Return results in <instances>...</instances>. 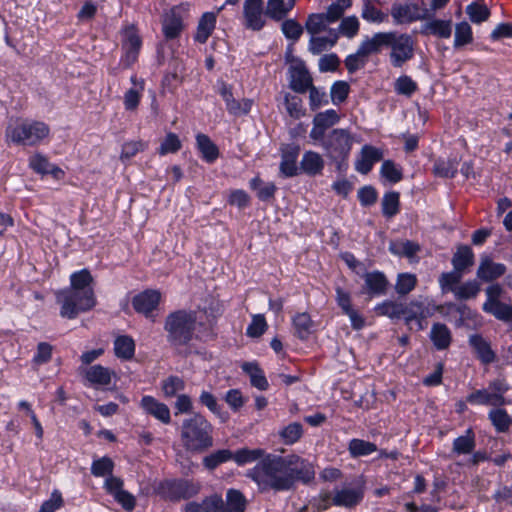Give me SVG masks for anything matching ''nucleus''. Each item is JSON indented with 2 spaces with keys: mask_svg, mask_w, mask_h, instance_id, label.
I'll return each mask as SVG.
<instances>
[{
  "mask_svg": "<svg viewBox=\"0 0 512 512\" xmlns=\"http://www.w3.org/2000/svg\"><path fill=\"white\" fill-rule=\"evenodd\" d=\"M313 463L297 454L285 456L267 454L247 476L251 478L262 493L269 491L286 492L294 490L297 482L305 485L315 479Z\"/></svg>",
  "mask_w": 512,
  "mask_h": 512,
  "instance_id": "obj_1",
  "label": "nucleus"
},
{
  "mask_svg": "<svg viewBox=\"0 0 512 512\" xmlns=\"http://www.w3.org/2000/svg\"><path fill=\"white\" fill-rule=\"evenodd\" d=\"M216 316L207 310H177L165 320L168 342L176 347L188 345L193 338L207 341L214 336Z\"/></svg>",
  "mask_w": 512,
  "mask_h": 512,
  "instance_id": "obj_2",
  "label": "nucleus"
},
{
  "mask_svg": "<svg viewBox=\"0 0 512 512\" xmlns=\"http://www.w3.org/2000/svg\"><path fill=\"white\" fill-rule=\"evenodd\" d=\"M70 280V288L56 292L55 296L61 306V317L74 319L80 313L91 310L96 305V298L92 287L93 277L87 269L73 273Z\"/></svg>",
  "mask_w": 512,
  "mask_h": 512,
  "instance_id": "obj_3",
  "label": "nucleus"
},
{
  "mask_svg": "<svg viewBox=\"0 0 512 512\" xmlns=\"http://www.w3.org/2000/svg\"><path fill=\"white\" fill-rule=\"evenodd\" d=\"M213 426L200 413L185 418L181 424V441L190 452H204L213 446Z\"/></svg>",
  "mask_w": 512,
  "mask_h": 512,
  "instance_id": "obj_4",
  "label": "nucleus"
},
{
  "mask_svg": "<svg viewBox=\"0 0 512 512\" xmlns=\"http://www.w3.org/2000/svg\"><path fill=\"white\" fill-rule=\"evenodd\" d=\"M354 140V135L348 129L334 128L317 144L321 145L325 156L336 164L338 170H341L346 165Z\"/></svg>",
  "mask_w": 512,
  "mask_h": 512,
  "instance_id": "obj_5",
  "label": "nucleus"
},
{
  "mask_svg": "<svg viewBox=\"0 0 512 512\" xmlns=\"http://www.w3.org/2000/svg\"><path fill=\"white\" fill-rule=\"evenodd\" d=\"M50 133L49 126L41 121L24 120L6 129V140L17 145L35 146Z\"/></svg>",
  "mask_w": 512,
  "mask_h": 512,
  "instance_id": "obj_6",
  "label": "nucleus"
},
{
  "mask_svg": "<svg viewBox=\"0 0 512 512\" xmlns=\"http://www.w3.org/2000/svg\"><path fill=\"white\" fill-rule=\"evenodd\" d=\"M390 62L393 67H402L414 56V40L406 33L390 32Z\"/></svg>",
  "mask_w": 512,
  "mask_h": 512,
  "instance_id": "obj_7",
  "label": "nucleus"
},
{
  "mask_svg": "<svg viewBox=\"0 0 512 512\" xmlns=\"http://www.w3.org/2000/svg\"><path fill=\"white\" fill-rule=\"evenodd\" d=\"M439 307L432 306L427 300L414 299L409 303H403V317L407 325L416 322L417 330L425 328L423 321L432 316Z\"/></svg>",
  "mask_w": 512,
  "mask_h": 512,
  "instance_id": "obj_8",
  "label": "nucleus"
},
{
  "mask_svg": "<svg viewBox=\"0 0 512 512\" xmlns=\"http://www.w3.org/2000/svg\"><path fill=\"white\" fill-rule=\"evenodd\" d=\"M165 496L171 501L190 499L201 491V484L187 479L166 481L162 485Z\"/></svg>",
  "mask_w": 512,
  "mask_h": 512,
  "instance_id": "obj_9",
  "label": "nucleus"
},
{
  "mask_svg": "<svg viewBox=\"0 0 512 512\" xmlns=\"http://www.w3.org/2000/svg\"><path fill=\"white\" fill-rule=\"evenodd\" d=\"M339 20L336 8H327L326 12L309 14L305 22V29L310 35L329 33V25Z\"/></svg>",
  "mask_w": 512,
  "mask_h": 512,
  "instance_id": "obj_10",
  "label": "nucleus"
},
{
  "mask_svg": "<svg viewBox=\"0 0 512 512\" xmlns=\"http://www.w3.org/2000/svg\"><path fill=\"white\" fill-rule=\"evenodd\" d=\"M340 121V115L334 109L317 113L312 121L313 127L309 133L310 139L314 144L318 143L323 137L327 136L326 131L332 128Z\"/></svg>",
  "mask_w": 512,
  "mask_h": 512,
  "instance_id": "obj_11",
  "label": "nucleus"
},
{
  "mask_svg": "<svg viewBox=\"0 0 512 512\" xmlns=\"http://www.w3.org/2000/svg\"><path fill=\"white\" fill-rule=\"evenodd\" d=\"M160 300L161 293L158 290L147 289L133 297L132 306L137 313L154 321L153 311L157 309Z\"/></svg>",
  "mask_w": 512,
  "mask_h": 512,
  "instance_id": "obj_12",
  "label": "nucleus"
},
{
  "mask_svg": "<svg viewBox=\"0 0 512 512\" xmlns=\"http://www.w3.org/2000/svg\"><path fill=\"white\" fill-rule=\"evenodd\" d=\"M391 15L398 24L430 19L432 17V13L423 9L420 11L416 4H394L391 8Z\"/></svg>",
  "mask_w": 512,
  "mask_h": 512,
  "instance_id": "obj_13",
  "label": "nucleus"
},
{
  "mask_svg": "<svg viewBox=\"0 0 512 512\" xmlns=\"http://www.w3.org/2000/svg\"><path fill=\"white\" fill-rule=\"evenodd\" d=\"M289 86L297 93H305L312 85V77L303 62L289 68Z\"/></svg>",
  "mask_w": 512,
  "mask_h": 512,
  "instance_id": "obj_14",
  "label": "nucleus"
},
{
  "mask_svg": "<svg viewBox=\"0 0 512 512\" xmlns=\"http://www.w3.org/2000/svg\"><path fill=\"white\" fill-rule=\"evenodd\" d=\"M245 26L254 31L263 28L265 21L263 19L262 0H245L244 2Z\"/></svg>",
  "mask_w": 512,
  "mask_h": 512,
  "instance_id": "obj_15",
  "label": "nucleus"
},
{
  "mask_svg": "<svg viewBox=\"0 0 512 512\" xmlns=\"http://www.w3.org/2000/svg\"><path fill=\"white\" fill-rule=\"evenodd\" d=\"M363 293L373 296L385 295L388 291L389 281L384 273L380 271L367 272L363 275Z\"/></svg>",
  "mask_w": 512,
  "mask_h": 512,
  "instance_id": "obj_16",
  "label": "nucleus"
},
{
  "mask_svg": "<svg viewBox=\"0 0 512 512\" xmlns=\"http://www.w3.org/2000/svg\"><path fill=\"white\" fill-rule=\"evenodd\" d=\"M364 497V488L363 486L358 487H345L340 490H336L332 503L335 506L345 507V508H353L357 506Z\"/></svg>",
  "mask_w": 512,
  "mask_h": 512,
  "instance_id": "obj_17",
  "label": "nucleus"
},
{
  "mask_svg": "<svg viewBox=\"0 0 512 512\" xmlns=\"http://www.w3.org/2000/svg\"><path fill=\"white\" fill-rule=\"evenodd\" d=\"M224 508V501L222 496L214 493L211 494L201 501H189L187 502L182 512H221Z\"/></svg>",
  "mask_w": 512,
  "mask_h": 512,
  "instance_id": "obj_18",
  "label": "nucleus"
},
{
  "mask_svg": "<svg viewBox=\"0 0 512 512\" xmlns=\"http://www.w3.org/2000/svg\"><path fill=\"white\" fill-rule=\"evenodd\" d=\"M220 95L226 103V109L234 116H240L247 114L252 107V100L242 99L241 101L236 100L233 97L231 87L222 83L220 88Z\"/></svg>",
  "mask_w": 512,
  "mask_h": 512,
  "instance_id": "obj_19",
  "label": "nucleus"
},
{
  "mask_svg": "<svg viewBox=\"0 0 512 512\" xmlns=\"http://www.w3.org/2000/svg\"><path fill=\"white\" fill-rule=\"evenodd\" d=\"M468 343L481 363L487 365L496 360V354L492 350L489 341H487L482 335H470Z\"/></svg>",
  "mask_w": 512,
  "mask_h": 512,
  "instance_id": "obj_20",
  "label": "nucleus"
},
{
  "mask_svg": "<svg viewBox=\"0 0 512 512\" xmlns=\"http://www.w3.org/2000/svg\"><path fill=\"white\" fill-rule=\"evenodd\" d=\"M390 32H378L372 37H366L359 46V54L370 55L379 54L384 48H388Z\"/></svg>",
  "mask_w": 512,
  "mask_h": 512,
  "instance_id": "obj_21",
  "label": "nucleus"
},
{
  "mask_svg": "<svg viewBox=\"0 0 512 512\" xmlns=\"http://www.w3.org/2000/svg\"><path fill=\"white\" fill-rule=\"evenodd\" d=\"M300 147L296 144H287L281 149L280 172L285 177H292L297 174V158Z\"/></svg>",
  "mask_w": 512,
  "mask_h": 512,
  "instance_id": "obj_22",
  "label": "nucleus"
},
{
  "mask_svg": "<svg viewBox=\"0 0 512 512\" xmlns=\"http://www.w3.org/2000/svg\"><path fill=\"white\" fill-rule=\"evenodd\" d=\"M183 12L181 7H173L163 19V32L167 39L179 36L183 29Z\"/></svg>",
  "mask_w": 512,
  "mask_h": 512,
  "instance_id": "obj_23",
  "label": "nucleus"
},
{
  "mask_svg": "<svg viewBox=\"0 0 512 512\" xmlns=\"http://www.w3.org/2000/svg\"><path fill=\"white\" fill-rule=\"evenodd\" d=\"M506 270L504 264L496 263L488 256H484L481 258L477 269V277L484 282H491L503 276Z\"/></svg>",
  "mask_w": 512,
  "mask_h": 512,
  "instance_id": "obj_24",
  "label": "nucleus"
},
{
  "mask_svg": "<svg viewBox=\"0 0 512 512\" xmlns=\"http://www.w3.org/2000/svg\"><path fill=\"white\" fill-rule=\"evenodd\" d=\"M140 47V37L133 30H127L125 32V39L122 43L125 55L121 60L125 68L130 67L137 60Z\"/></svg>",
  "mask_w": 512,
  "mask_h": 512,
  "instance_id": "obj_25",
  "label": "nucleus"
},
{
  "mask_svg": "<svg viewBox=\"0 0 512 512\" xmlns=\"http://www.w3.org/2000/svg\"><path fill=\"white\" fill-rule=\"evenodd\" d=\"M141 407L144 411L162 422L169 424L171 422L170 410L168 406L152 396H144L141 399Z\"/></svg>",
  "mask_w": 512,
  "mask_h": 512,
  "instance_id": "obj_26",
  "label": "nucleus"
},
{
  "mask_svg": "<svg viewBox=\"0 0 512 512\" xmlns=\"http://www.w3.org/2000/svg\"><path fill=\"white\" fill-rule=\"evenodd\" d=\"M428 21L421 27L422 35H433L439 38H449L452 34V21L441 19H427Z\"/></svg>",
  "mask_w": 512,
  "mask_h": 512,
  "instance_id": "obj_27",
  "label": "nucleus"
},
{
  "mask_svg": "<svg viewBox=\"0 0 512 512\" xmlns=\"http://www.w3.org/2000/svg\"><path fill=\"white\" fill-rule=\"evenodd\" d=\"M451 262L454 270L464 275L474 265V253L468 245H459Z\"/></svg>",
  "mask_w": 512,
  "mask_h": 512,
  "instance_id": "obj_28",
  "label": "nucleus"
},
{
  "mask_svg": "<svg viewBox=\"0 0 512 512\" xmlns=\"http://www.w3.org/2000/svg\"><path fill=\"white\" fill-rule=\"evenodd\" d=\"M338 41V32L335 29H329L327 36L311 35L308 50L313 55H319L325 50L332 48Z\"/></svg>",
  "mask_w": 512,
  "mask_h": 512,
  "instance_id": "obj_29",
  "label": "nucleus"
},
{
  "mask_svg": "<svg viewBox=\"0 0 512 512\" xmlns=\"http://www.w3.org/2000/svg\"><path fill=\"white\" fill-rule=\"evenodd\" d=\"M430 339L437 350H445L452 342V334L447 325L434 323L430 331Z\"/></svg>",
  "mask_w": 512,
  "mask_h": 512,
  "instance_id": "obj_30",
  "label": "nucleus"
},
{
  "mask_svg": "<svg viewBox=\"0 0 512 512\" xmlns=\"http://www.w3.org/2000/svg\"><path fill=\"white\" fill-rule=\"evenodd\" d=\"M30 167L39 174H52L56 179H60L64 172L59 167L49 163L48 159L41 155L35 154L29 160Z\"/></svg>",
  "mask_w": 512,
  "mask_h": 512,
  "instance_id": "obj_31",
  "label": "nucleus"
},
{
  "mask_svg": "<svg viewBox=\"0 0 512 512\" xmlns=\"http://www.w3.org/2000/svg\"><path fill=\"white\" fill-rule=\"evenodd\" d=\"M131 82L134 87L124 94V107L127 111H135L138 108L145 85L144 80L136 76L131 77Z\"/></svg>",
  "mask_w": 512,
  "mask_h": 512,
  "instance_id": "obj_32",
  "label": "nucleus"
},
{
  "mask_svg": "<svg viewBox=\"0 0 512 512\" xmlns=\"http://www.w3.org/2000/svg\"><path fill=\"white\" fill-rule=\"evenodd\" d=\"M476 446L475 433L469 428L465 434L457 437L453 441L452 453L455 455L471 454Z\"/></svg>",
  "mask_w": 512,
  "mask_h": 512,
  "instance_id": "obj_33",
  "label": "nucleus"
},
{
  "mask_svg": "<svg viewBox=\"0 0 512 512\" xmlns=\"http://www.w3.org/2000/svg\"><path fill=\"white\" fill-rule=\"evenodd\" d=\"M294 6L291 1L287 0H268L265 14L275 21H280L287 16Z\"/></svg>",
  "mask_w": 512,
  "mask_h": 512,
  "instance_id": "obj_34",
  "label": "nucleus"
},
{
  "mask_svg": "<svg viewBox=\"0 0 512 512\" xmlns=\"http://www.w3.org/2000/svg\"><path fill=\"white\" fill-rule=\"evenodd\" d=\"M216 25V15L213 12H206L202 15L197 26L195 40L205 43L212 34Z\"/></svg>",
  "mask_w": 512,
  "mask_h": 512,
  "instance_id": "obj_35",
  "label": "nucleus"
},
{
  "mask_svg": "<svg viewBox=\"0 0 512 512\" xmlns=\"http://www.w3.org/2000/svg\"><path fill=\"white\" fill-rule=\"evenodd\" d=\"M242 370L250 377L251 385L259 390H266L268 388V381L256 362H244L241 365Z\"/></svg>",
  "mask_w": 512,
  "mask_h": 512,
  "instance_id": "obj_36",
  "label": "nucleus"
},
{
  "mask_svg": "<svg viewBox=\"0 0 512 512\" xmlns=\"http://www.w3.org/2000/svg\"><path fill=\"white\" fill-rule=\"evenodd\" d=\"M196 143L206 162L213 163L218 158L219 149L207 135L199 133L196 136Z\"/></svg>",
  "mask_w": 512,
  "mask_h": 512,
  "instance_id": "obj_37",
  "label": "nucleus"
},
{
  "mask_svg": "<svg viewBox=\"0 0 512 512\" xmlns=\"http://www.w3.org/2000/svg\"><path fill=\"white\" fill-rule=\"evenodd\" d=\"M300 164L303 171L308 175H317L321 173L324 168L323 158L319 153L314 151L305 152Z\"/></svg>",
  "mask_w": 512,
  "mask_h": 512,
  "instance_id": "obj_38",
  "label": "nucleus"
},
{
  "mask_svg": "<svg viewBox=\"0 0 512 512\" xmlns=\"http://www.w3.org/2000/svg\"><path fill=\"white\" fill-rule=\"evenodd\" d=\"M467 402L470 404L476 405H488L494 407L503 406L502 403L498 400L496 395L492 393V391L487 387L485 389H479L467 396Z\"/></svg>",
  "mask_w": 512,
  "mask_h": 512,
  "instance_id": "obj_39",
  "label": "nucleus"
},
{
  "mask_svg": "<svg viewBox=\"0 0 512 512\" xmlns=\"http://www.w3.org/2000/svg\"><path fill=\"white\" fill-rule=\"evenodd\" d=\"M293 326L295 334L301 340H306L313 331V321L306 312L298 313L293 317Z\"/></svg>",
  "mask_w": 512,
  "mask_h": 512,
  "instance_id": "obj_40",
  "label": "nucleus"
},
{
  "mask_svg": "<svg viewBox=\"0 0 512 512\" xmlns=\"http://www.w3.org/2000/svg\"><path fill=\"white\" fill-rule=\"evenodd\" d=\"M488 418L499 433L507 432L512 425V415L510 416L505 409L500 407L492 409Z\"/></svg>",
  "mask_w": 512,
  "mask_h": 512,
  "instance_id": "obj_41",
  "label": "nucleus"
},
{
  "mask_svg": "<svg viewBox=\"0 0 512 512\" xmlns=\"http://www.w3.org/2000/svg\"><path fill=\"white\" fill-rule=\"evenodd\" d=\"M267 454L264 449L256 448H241L236 452H233V460L240 466L247 463H252L257 460L261 461Z\"/></svg>",
  "mask_w": 512,
  "mask_h": 512,
  "instance_id": "obj_42",
  "label": "nucleus"
},
{
  "mask_svg": "<svg viewBox=\"0 0 512 512\" xmlns=\"http://www.w3.org/2000/svg\"><path fill=\"white\" fill-rule=\"evenodd\" d=\"M246 508V500L244 495L235 489H230L226 495V503L221 512H244Z\"/></svg>",
  "mask_w": 512,
  "mask_h": 512,
  "instance_id": "obj_43",
  "label": "nucleus"
},
{
  "mask_svg": "<svg viewBox=\"0 0 512 512\" xmlns=\"http://www.w3.org/2000/svg\"><path fill=\"white\" fill-rule=\"evenodd\" d=\"M85 377L91 384L108 385L111 382V371L101 365L86 369Z\"/></svg>",
  "mask_w": 512,
  "mask_h": 512,
  "instance_id": "obj_44",
  "label": "nucleus"
},
{
  "mask_svg": "<svg viewBox=\"0 0 512 512\" xmlns=\"http://www.w3.org/2000/svg\"><path fill=\"white\" fill-rule=\"evenodd\" d=\"M114 351L118 358L129 360L134 356L135 343L129 336H119L114 341Z\"/></svg>",
  "mask_w": 512,
  "mask_h": 512,
  "instance_id": "obj_45",
  "label": "nucleus"
},
{
  "mask_svg": "<svg viewBox=\"0 0 512 512\" xmlns=\"http://www.w3.org/2000/svg\"><path fill=\"white\" fill-rule=\"evenodd\" d=\"M375 312L379 316H387L391 319L403 317V303L386 300L375 307Z\"/></svg>",
  "mask_w": 512,
  "mask_h": 512,
  "instance_id": "obj_46",
  "label": "nucleus"
},
{
  "mask_svg": "<svg viewBox=\"0 0 512 512\" xmlns=\"http://www.w3.org/2000/svg\"><path fill=\"white\" fill-rule=\"evenodd\" d=\"M377 450L376 444L362 439L354 438L348 444V451L353 458L367 456Z\"/></svg>",
  "mask_w": 512,
  "mask_h": 512,
  "instance_id": "obj_47",
  "label": "nucleus"
},
{
  "mask_svg": "<svg viewBox=\"0 0 512 512\" xmlns=\"http://www.w3.org/2000/svg\"><path fill=\"white\" fill-rule=\"evenodd\" d=\"M389 250L395 255L411 258L420 250V246L410 240L396 241L390 243Z\"/></svg>",
  "mask_w": 512,
  "mask_h": 512,
  "instance_id": "obj_48",
  "label": "nucleus"
},
{
  "mask_svg": "<svg viewBox=\"0 0 512 512\" xmlns=\"http://www.w3.org/2000/svg\"><path fill=\"white\" fill-rule=\"evenodd\" d=\"M303 435V426L299 422H293L280 430L279 436L286 445L296 443Z\"/></svg>",
  "mask_w": 512,
  "mask_h": 512,
  "instance_id": "obj_49",
  "label": "nucleus"
},
{
  "mask_svg": "<svg viewBox=\"0 0 512 512\" xmlns=\"http://www.w3.org/2000/svg\"><path fill=\"white\" fill-rule=\"evenodd\" d=\"M486 313L493 315L496 319L510 323L512 322V303L505 304L501 301L494 302L489 305L488 308L484 309Z\"/></svg>",
  "mask_w": 512,
  "mask_h": 512,
  "instance_id": "obj_50",
  "label": "nucleus"
},
{
  "mask_svg": "<svg viewBox=\"0 0 512 512\" xmlns=\"http://www.w3.org/2000/svg\"><path fill=\"white\" fill-rule=\"evenodd\" d=\"M231 459L233 460V452L229 449H221L204 457L203 465L209 470H214L220 464Z\"/></svg>",
  "mask_w": 512,
  "mask_h": 512,
  "instance_id": "obj_51",
  "label": "nucleus"
},
{
  "mask_svg": "<svg viewBox=\"0 0 512 512\" xmlns=\"http://www.w3.org/2000/svg\"><path fill=\"white\" fill-rule=\"evenodd\" d=\"M417 285V277L411 273H400L397 276L395 291L400 296L409 294Z\"/></svg>",
  "mask_w": 512,
  "mask_h": 512,
  "instance_id": "obj_52",
  "label": "nucleus"
},
{
  "mask_svg": "<svg viewBox=\"0 0 512 512\" xmlns=\"http://www.w3.org/2000/svg\"><path fill=\"white\" fill-rule=\"evenodd\" d=\"M382 213L384 216L391 218L399 212L400 194L392 191L386 193L382 198Z\"/></svg>",
  "mask_w": 512,
  "mask_h": 512,
  "instance_id": "obj_53",
  "label": "nucleus"
},
{
  "mask_svg": "<svg viewBox=\"0 0 512 512\" xmlns=\"http://www.w3.org/2000/svg\"><path fill=\"white\" fill-rule=\"evenodd\" d=\"M361 17L373 23H382L387 19V15L379 10L371 0L363 1Z\"/></svg>",
  "mask_w": 512,
  "mask_h": 512,
  "instance_id": "obj_54",
  "label": "nucleus"
},
{
  "mask_svg": "<svg viewBox=\"0 0 512 512\" xmlns=\"http://www.w3.org/2000/svg\"><path fill=\"white\" fill-rule=\"evenodd\" d=\"M250 188L257 191V197L261 201H268L274 198L276 191V186L274 183L264 184L259 177H255L250 181Z\"/></svg>",
  "mask_w": 512,
  "mask_h": 512,
  "instance_id": "obj_55",
  "label": "nucleus"
},
{
  "mask_svg": "<svg viewBox=\"0 0 512 512\" xmlns=\"http://www.w3.org/2000/svg\"><path fill=\"white\" fill-rule=\"evenodd\" d=\"M185 382L178 376L171 375L164 379L161 384V389L166 398L174 397L178 392L184 390Z\"/></svg>",
  "mask_w": 512,
  "mask_h": 512,
  "instance_id": "obj_56",
  "label": "nucleus"
},
{
  "mask_svg": "<svg viewBox=\"0 0 512 512\" xmlns=\"http://www.w3.org/2000/svg\"><path fill=\"white\" fill-rule=\"evenodd\" d=\"M463 274L454 270L450 272H444L439 277V285L442 292H453L457 288V284L460 283Z\"/></svg>",
  "mask_w": 512,
  "mask_h": 512,
  "instance_id": "obj_57",
  "label": "nucleus"
},
{
  "mask_svg": "<svg viewBox=\"0 0 512 512\" xmlns=\"http://www.w3.org/2000/svg\"><path fill=\"white\" fill-rule=\"evenodd\" d=\"M480 292V284L476 280L467 281L454 290V294L459 300L475 298Z\"/></svg>",
  "mask_w": 512,
  "mask_h": 512,
  "instance_id": "obj_58",
  "label": "nucleus"
},
{
  "mask_svg": "<svg viewBox=\"0 0 512 512\" xmlns=\"http://www.w3.org/2000/svg\"><path fill=\"white\" fill-rule=\"evenodd\" d=\"M466 13L473 23H482L486 21L490 16V10L488 7L484 4H479L476 2H473L467 6Z\"/></svg>",
  "mask_w": 512,
  "mask_h": 512,
  "instance_id": "obj_59",
  "label": "nucleus"
},
{
  "mask_svg": "<svg viewBox=\"0 0 512 512\" xmlns=\"http://www.w3.org/2000/svg\"><path fill=\"white\" fill-rule=\"evenodd\" d=\"M471 26L467 22H461L456 25L454 47L460 48L472 42Z\"/></svg>",
  "mask_w": 512,
  "mask_h": 512,
  "instance_id": "obj_60",
  "label": "nucleus"
},
{
  "mask_svg": "<svg viewBox=\"0 0 512 512\" xmlns=\"http://www.w3.org/2000/svg\"><path fill=\"white\" fill-rule=\"evenodd\" d=\"M281 30L285 37L292 41H297L303 34L302 25L295 19H286L281 24Z\"/></svg>",
  "mask_w": 512,
  "mask_h": 512,
  "instance_id": "obj_61",
  "label": "nucleus"
},
{
  "mask_svg": "<svg viewBox=\"0 0 512 512\" xmlns=\"http://www.w3.org/2000/svg\"><path fill=\"white\" fill-rule=\"evenodd\" d=\"M341 22L338 28V34L341 33L342 35L353 38L358 34L360 23L356 16H348V17H342Z\"/></svg>",
  "mask_w": 512,
  "mask_h": 512,
  "instance_id": "obj_62",
  "label": "nucleus"
},
{
  "mask_svg": "<svg viewBox=\"0 0 512 512\" xmlns=\"http://www.w3.org/2000/svg\"><path fill=\"white\" fill-rule=\"evenodd\" d=\"M394 89L399 95L410 97L418 89L417 83L407 75L400 76L394 84Z\"/></svg>",
  "mask_w": 512,
  "mask_h": 512,
  "instance_id": "obj_63",
  "label": "nucleus"
},
{
  "mask_svg": "<svg viewBox=\"0 0 512 512\" xmlns=\"http://www.w3.org/2000/svg\"><path fill=\"white\" fill-rule=\"evenodd\" d=\"M113 468V461L109 457H102L92 463L91 473L96 477L110 476Z\"/></svg>",
  "mask_w": 512,
  "mask_h": 512,
  "instance_id": "obj_64",
  "label": "nucleus"
}]
</instances>
